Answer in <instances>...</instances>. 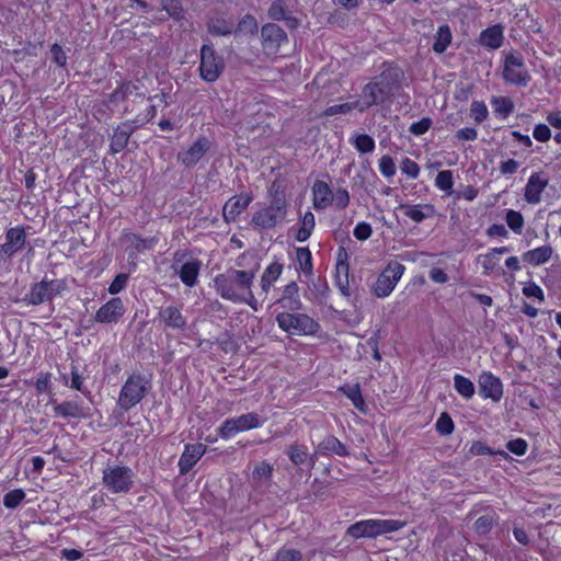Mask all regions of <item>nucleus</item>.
<instances>
[{
	"mask_svg": "<svg viewBox=\"0 0 561 561\" xmlns=\"http://www.w3.org/2000/svg\"><path fill=\"white\" fill-rule=\"evenodd\" d=\"M262 42L271 48H278L282 43L287 42V34L275 23H267L261 30Z\"/></svg>",
	"mask_w": 561,
	"mask_h": 561,
	"instance_id": "4be33fe9",
	"label": "nucleus"
},
{
	"mask_svg": "<svg viewBox=\"0 0 561 561\" xmlns=\"http://www.w3.org/2000/svg\"><path fill=\"white\" fill-rule=\"evenodd\" d=\"M353 144L360 153L373 152L376 146L373 137L367 134L356 135Z\"/></svg>",
	"mask_w": 561,
	"mask_h": 561,
	"instance_id": "3c124183",
	"label": "nucleus"
},
{
	"mask_svg": "<svg viewBox=\"0 0 561 561\" xmlns=\"http://www.w3.org/2000/svg\"><path fill=\"white\" fill-rule=\"evenodd\" d=\"M401 171L411 179H416L420 173L419 164L410 158H404L401 162Z\"/></svg>",
	"mask_w": 561,
	"mask_h": 561,
	"instance_id": "680f3d73",
	"label": "nucleus"
},
{
	"mask_svg": "<svg viewBox=\"0 0 561 561\" xmlns=\"http://www.w3.org/2000/svg\"><path fill=\"white\" fill-rule=\"evenodd\" d=\"M552 255V248L550 245H543L534 250L527 251L522 255L524 262L531 265H540L550 260Z\"/></svg>",
	"mask_w": 561,
	"mask_h": 561,
	"instance_id": "72a5a7b5",
	"label": "nucleus"
},
{
	"mask_svg": "<svg viewBox=\"0 0 561 561\" xmlns=\"http://www.w3.org/2000/svg\"><path fill=\"white\" fill-rule=\"evenodd\" d=\"M402 209H405L404 214L407 217L411 218L415 222H422L424 219L434 216L435 207L432 204L424 205H405L400 204L399 206Z\"/></svg>",
	"mask_w": 561,
	"mask_h": 561,
	"instance_id": "7c9ffc66",
	"label": "nucleus"
},
{
	"mask_svg": "<svg viewBox=\"0 0 561 561\" xmlns=\"http://www.w3.org/2000/svg\"><path fill=\"white\" fill-rule=\"evenodd\" d=\"M383 66V70L376 78V81L373 82L380 88V94H388V96L390 98L399 88V82L403 77V71L397 66L386 64Z\"/></svg>",
	"mask_w": 561,
	"mask_h": 561,
	"instance_id": "ddd939ff",
	"label": "nucleus"
},
{
	"mask_svg": "<svg viewBox=\"0 0 561 561\" xmlns=\"http://www.w3.org/2000/svg\"><path fill=\"white\" fill-rule=\"evenodd\" d=\"M316 455L321 456H337V457H347L350 456V450L345 444H343L337 437L334 435H327L317 446H316Z\"/></svg>",
	"mask_w": 561,
	"mask_h": 561,
	"instance_id": "aec40b11",
	"label": "nucleus"
},
{
	"mask_svg": "<svg viewBox=\"0 0 561 561\" xmlns=\"http://www.w3.org/2000/svg\"><path fill=\"white\" fill-rule=\"evenodd\" d=\"M261 425L260 417L256 413H247L238 417L227 419L218 428L221 438H230L238 432L256 428Z\"/></svg>",
	"mask_w": 561,
	"mask_h": 561,
	"instance_id": "9b49d317",
	"label": "nucleus"
},
{
	"mask_svg": "<svg viewBox=\"0 0 561 561\" xmlns=\"http://www.w3.org/2000/svg\"><path fill=\"white\" fill-rule=\"evenodd\" d=\"M451 31L447 24L440 25L435 35V42L433 44V50L436 54H443L449 44L451 43Z\"/></svg>",
	"mask_w": 561,
	"mask_h": 561,
	"instance_id": "c9c22d12",
	"label": "nucleus"
},
{
	"mask_svg": "<svg viewBox=\"0 0 561 561\" xmlns=\"http://www.w3.org/2000/svg\"><path fill=\"white\" fill-rule=\"evenodd\" d=\"M379 169L383 176L391 178L396 174V164L390 156H382L379 160Z\"/></svg>",
	"mask_w": 561,
	"mask_h": 561,
	"instance_id": "bf43d9fd",
	"label": "nucleus"
},
{
	"mask_svg": "<svg viewBox=\"0 0 561 561\" xmlns=\"http://www.w3.org/2000/svg\"><path fill=\"white\" fill-rule=\"evenodd\" d=\"M130 124H119L114 128L110 142V152L116 154L126 149L129 138L133 135V127Z\"/></svg>",
	"mask_w": 561,
	"mask_h": 561,
	"instance_id": "5701e85b",
	"label": "nucleus"
},
{
	"mask_svg": "<svg viewBox=\"0 0 561 561\" xmlns=\"http://www.w3.org/2000/svg\"><path fill=\"white\" fill-rule=\"evenodd\" d=\"M26 243V232L24 227L18 226L7 230L5 242L0 245V253L11 257L21 251Z\"/></svg>",
	"mask_w": 561,
	"mask_h": 561,
	"instance_id": "2eb2a0df",
	"label": "nucleus"
},
{
	"mask_svg": "<svg viewBox=\"0 0 561 561\" xmlns=\"http://www.w3.org/2000/svg\"><path fill=\"white\" fill-rule=\"evenodd\" d=\"M495 523H496L495 513L491 512V513L480 516L476 520L473 528H474L476 533L479 535H488L492 530Z\"/></svg>",
	"mask_w": 561,
	"mask_h": 561,
	"instance_id": "c03bdc74",
	"label": "nucleus"
},
{
	"mask_svg": "<svg viewBox=\"0 0 561 561\" xmlns=\"http://www.w3.org/2000/svg\"><path fill=\"white\" fill-rule=\"evenodd\" d=\"M503 27L500 24L490 26L481 32L480 44L491 49H497L503 43Z\"/></svg>",
	"mask_w": 561,
	"mask_h": 561,
	"instance_id": "c756f323",
	"label": "nucleus"
},
{
	"mask_svg": "<svg viewBox=\"0 0 561 561\" xmlns=\"http://www.w3.org/2000/svg\"><path fill=\"white\" fill-rule=\"evenodd\" d=\"M136 89V85L131 84V82H123L118 85L110 95L108 100L112 103H119L125 101L129 94Z\"/></svg>",
	"mask_w": 561,
	"mask_h": 561,
	"instance_id": "de8ad7c7",
	"label": "nucleus"
},
{
	"mask_svg": "<svg viewBox=\"0 0 561 561\" xmlns=\"http://www.w3.org/2000/svg\"><path fill=\"white\" fill-rule=\"evenodd\" d=\"M339 391L343 392L353 403V405L360 412H367V405L362 396L359 383H345L339 388Z\"/></svg>",
	"mask_w": 561,
	"mask_h": 561,
	"instance_id": "473e14b6",
	"label": "nucleus"
},
{
	"mask_svg": "<svg viewBox=\"0 0 561 561\" xmlns=\"http://www.w3.org/2000/svg\"><path fill=\"white\" fill-rule=\"evenodd\" d=\"M435 185L447 195H454L457 199L461 197L460 192L453 190L454 180L453 172L450 170L439 171L435 179Z\"/></svg>",
	"mask_w": 561,
	"mask_h": 561,
	"instance_id": "f704fd0d",
	"label": "nucleus"
},
{
	"mask_svg": "<svg viewBox=\"0 0 561 561\" xmlns=\"http://www.w3.org/2000/svg\"><path fill=\"white\" fill-rule=\"evenodd\" d=\"M299 288L296 282L285 286L282 297L277 300L283 309L289 311H299L302 309V302L299 297Z\"/></svg>",
	"mask_w": 561,
	"mask_h": 561,
	"instance_id": "b1692460",
	"label": "nucleus"
},
{
	"mask_svg": "<svg viewBox=\"0 0 561 561\" xmlns=\"http://www.w3.org/2000/svg\"><path fill=\"white\" fill-rule=\"evenodd\" d=\"M333 201L340 209H345L350 204V194L345 188H337L333 195Z\"/></svg>",
	"mask_w": 561,
	"mask_h": 561,
	"instance_id": "338daca9",
	"label": "nucleus"
},
{
	"mask_svg": "<svg viewBox=\"0 0 561 561\" xmlns=\"http://www.w3.org/2000/svg\"><path fill=\"white\" fill-rule=\"evenodd\" d=\"M288 14V8L285 0H274L267 11L271 20L282 21Z\"/></svg>",
	"mask_w": 561,
	"mask_h": 561,
	"instance_id": "09e8293b",
	"label": "nucleus"
},
{
	"mask_svg": "<svg viewBox=\"0 0 561 561\" xmlns=\"http://www.w3.org/2000/svg\"><path fill=\"white\" fill-rule=\"evenodd\" d=\"M210 148V141L205 136H199L185 151L179 152L178 161L186 168L196 165Z\"/></svg>",
	"mask_w": 561,
	"mask_h": 561,
	"instance_id": "4468645a",
	"label": "nucleus"
},
{
	"mask_svg": "<svg viewBox=\"0 0 561 561\" xmlns=\"http://www.w3.org/2000/svg\"><path fill=\"white\" fill-rule=\"evenodd\" d=\"M134 473L126 466H107L103 470L102 482L112 493H128L133 485Z\"/></svg>",
	"mask_w": 561,
	"mask_h": 561,
	"instance_id": "1a4fd4ad",
	"label": "nucleus"
},
{
	"mask_svg": "<svg viewBox=\"0 0 561 561\" xmlns=\"http://www.w3.org/2000/svg\"><path fill=\"white\" fill-rule=\"evenodd\" d=\"M470 114L477 124H481L488 118L489 111L483 101H473L470 106Z\"/></svg>",
	"mask_w": 561,
	"mask_h": 561,
	"instance_id": "603ef678",
	"label": "nucleus"
},
{
	"mask_svg": "<svg viewBox=\"0 0 561 561\" xmlns=\"http://www.w3.org/2000/svg\"><path fill=\"white\" fill-rule=\"evenodd\" d=\"M404 523L394 519H366L357 522L347 528V535L358 538H375L380 535L399 530Z\"/></svg>",
	"mask_w": 561,
	"mask_h": 561,
	"instance_id": "20e7f679",
	"label": "nucleus"
},
{
	"mask_svg": "<svg viewBox=\"0 0 561 561\" xmlns=\"http://www.w3.org/2000/svg\"><path fill=\"white\" fill-rule=\"evenodd\" d=\"M313 206L317 209H324L333 202V193L330 186L323 181H316L312 186Z\"/></svg>",
	"mask_w": 561,
	"mask_h": 561,
	"instance_id": "c85d7f7f",
	"label": "nucleus"
},
{
	"mask_svg": "<svg viewBox=\"0 0 561 561\" xmlns=\"http://www.w3.org/2000/svg\"><path fill=\"white\" fill-rule=\"evenodd\" d=\"M503 80L517 87H526L531 80L524 57L518 50L504 53Z\"/></svg>",
	"mask_w": 561,
	"mask_h": 561,
	"instance_id": "39448f33",
	"label": "nucleus"
},
{
	"mask_svg": "<svg viewBox=\"0 0 561 561\" xmlns=\"http://www.w3.org/2000/svg\"><path fill=\"white\" fill-rule=\"evenodd\" d=\"M316 221H314V215L311 211L305 213V215L301 218V227L298 229L296 233V240L304 242L312 233V230L314 229Z\"/></svg>",
	"mask_w": 561,
	"mask_h": 561,
	"instance_id": "a19ab883",
	"label": "nucleus"
},
{
	"mask_svg": "<svg viewBox=\"0 0 561 561\" xmlns=\"http://www.w3.org/2000/svg\"><path fill=\"white\" fill-rule=\"evenodd\" d=\"M379 87L374 82L367 83L362 91V101H359V112H365L373 105L383 103L389 99L388 94H380Z\"/></svg>",
	"mask_w": 561,
	"mask_h": 561,
	"instance_id": "393cba45",
	"label": "nucleus"
},
{
	"mask_svg": "<svg viewBox=\"0 0 561 561\" xmlns=\"http://www.w3.org/2000/svg\"><path fill=\"white\" fill-rule=\"evenodd\" d=\"M216 343L226 353H236L238 345L234 342L232 334L229 331H225L217 340Z\"/></svg>",
	"mask_w": 561,
	"mask_h": 561,
	"instance_id": "13d9d810",
	"label": "nucleus"
},
{
	"mask_svg": "<svg viewBox=\"0 0 561 561\" xmlns=\"http://www.w3.org/2000/svg\"><path fill=\"white\" fill-rule=\"evenodd\" d=\"M454 387L457 392L466 399H470L474 394L473 382L461 375H456L454 377Z\"/></svg>",
	"mask_w": 561,
	"mask_h": 561,
	"instance_id": "79ce46f5",
	"label": "nucleus"
},
{
	"mask_svg": "<svg viewBox=\"0 0 561 561\" xmlns=\"http://www.w3.org/2000/svg\"><path fill=\"white\" fill-rule=\"evenodd\" d=\"M348 263L340 261L336 264V286L339 287L341 294L345 297L351 296L350 284H348Z\"/></svg>",
	"mask_w": 561,
	"mask_h": 561,
	"instance_id": "e433bc0d",
	"label": "nucleus"
},
{
	"mask_svg": "<svg viewBox=\"0 0 561 561\" xmlns=\"http://www.w3.org/2000/svg\"><path fill=\"white\" fill-rule=\"evenodd\" d=\"M54 412L57 416L64 419H81L88 415L85 408L77 401H64L54 405Z\"/></svg>",
	"mask_w": 561,
	"mask_h": 561,
	"instance_id": "cd10ccee",
	"label": "nucleus"
},
{
	"mask_svg": "<svg viewBox=\"0 0 561 561\" xmlns=\"http://www.w3.org/2000/svg\"><path fill=\"white\" fill-rule=\"evenodd\" d=\"M162 9L175 21L184 19L182 0H161Z\"/></svg>",
	"mask_w": 561,
	"mask_h": 561,
	"instance_id": "a18cd8bd",
	"label": "nucleus"
},
{
	"mask_svg": "<svg viewBox=\"0 0 561 561\" xmlns=\"http://www.w3.org/2000/svg\"><path fill=\"white\" fill-rule=\"evenodd\" d=\"M296 255H297V263H298V267L299 270L305 274V275H311L312 274V256H311V252L308 248H298L296 250Z\"/></svg>",
	"mask_w": 561,
	"mask_h": 561,
	"instance_id": "37998d69",
	"label": "nucleus"
},
{
	"mask_svg": "<svg viewBox=\"0 0 561 561\" xmlns=\"http://www.w3.org/2000/svg\"><path fill=\"white\" fill-rule=\"evenodd\" d=\"M286 454L295 466H301L304 463H307L309 458L307 446L298 443L291 444L288 447Z\"/></svg>",
	"mask_w": 561,
	"mask_h": 561,
	"instance_id": "4c0bfd02",
	"label": "nucleus"
},
{
	"mask_svg": "<svg viewBox=\"0 0 561 561\" xmlns=\"http://www.w3.org/2000/svg\"><path fill=\"white\" fill-rule=\"evenodd\" d=\"M206 446L204 444H187L179 459V469L181 474H186L193 466L205 454Z\"/></svg>",
	"mask_w": 561,
	"mask_h": 561,
	"instance_id": "6ab92c4d",
	"label": "nucleus"
},
{
	"mask_svg": "<svg viewBox=\"0 0 561 561\" xmlns=\"http://www.w3.org/2000/svg\"><path fill=\"white\" fill-rule=\"evenodd\" d=\"M282 271L283 265L278 262H274L265 268L261 277V286L264 291L268 290L273 282H275L279 277Z\"/></svg>",
	"mask_w": 561,
	"mask_h": 561,
	"instance_id": "ea45409f",
	"label": "nucleus"
},
{
	"mask_svg": "<svg viewBox=\"0 0 561 561\" xmlns=\"http://www.w3.org/2000/svg\"><path fill=\"white\" fill-rule=\"evenodd\" d=\"M276 321L283 331L289 333L313 335L320 330V324L306 313L280 312Z\"/></svg>",
	"mask_w": 561,
	"mask_h": 561,
	"instance_id": "6e6552de",
	"label": "nucleus"
},
{
	"mask_svg": "<svg viewBox=\"0 0 561 561\" xmlns=\"http://www.w3.org/2000/svg\"><path fill=\"white\" fill-rule=\"evenodd\" d=\"M435 427L440 435H449L454 432L455 425L450 415L447 412H443L439 415Z\"/></svg>",
	"mask_w": 561,
	"mask_h": 561,
	"instance_id": "6e6d98bb",
	"label": "nucleus"
},
{
	"mask_svg": "<svg viewBox=\"0 0 561 561\" xmlns=\"http://www.w3.org/2000/svg\"><path fill=\"white\" fill-rule=\"evenodd\" d=\"M50 53L55 64H57L59 67L66 66L67 56L59 44L55 43L50 48Z\"/></svg>",
	"mask_w": 561,
	"mask_h": 561,
	"instance_id": "774afa93",
	"label": "nucleus"
},
{
	"mask_svg": "<svg viewBox=\"0 0 561 561\" xmlns=\"http://www.w3.org/2000/svg\"><path fill=\"white\" fill-rule=\"evenodd\" d=\"M259 31V25L256 19L252 14H245L239 21L237 28H234V33H244L254 35Z\"/></svg>",
	"mask_w": 561,
	"mask_h": 561,
	"instance_id": "49530a36",
	"label": "nucleus"
},
{
	"mask_svg": "<svg viewBox=\"0 0 561 561\" xmlns=\"http://www.w3.org/2000/svg\"><path fill=\"white\" fill-rule=\"evenodd\" d=\"M151 377L140 373L131 374L123 385L117 404L124 411L136 407L151 390Z\"/></svg>",
	"mask_w": 561,
	"mask_h": 561,
	"instance_id": "7ed1b4c3",
	"label": "nucleus"
},
{
	"mask_svg": "<svg viewBox=\"0 0 561 561\" xmlns=\"http://www.w3.org/2000/svg\"><path fill=\"white\" fill-rule=\"evenodd\" d=\"M353 233L357 240L365 241L371 236L373 229L369 224L362 221L356 225Z\"/></svg>",
	"mask_w": 561,
	"mask_h": 561,
	"instance_id": "69168bd1",
	"label": "nucleus"
},
{
	"mask_svg": "<svg viewBox=\"0 0 561 561\" xmlns=\"http://www.w3.org/2000/svg\"><path fill=\"white\" fill-rule=\"evenodd\" d=\"M527 442L523 438H516V439H512L510 440L507 444H506V448L517 455V456H523L526 454V450H527Z\"/></svg>",
	"mask_w": 561,
	"mask_h": 561,
	"instance_id": "0e129e2a",
	"label": "nucleus"
},
{
	"mask_svg": "<svg viewBox=\"0 0 561 561\" xmlns=\"http://www.w3.org/2000/svg\"><path fill=\"white\" fill-rule=\"evenodd\" d=\"M199 76L206 82H215L222 75L226 64L211 43L204 44L199 54Z\"/></svg>",
	"mask_w": 561,
	"mask_h": 561,
	"instance_id": "0eeeda50",
	"label": "nucleus"
},
{
	"mask_svg": "<svg viewBox=\"0 0 561 561\" xmlns=\"http://www.w3.org/2000/svg\"><path fill=\"white\" fill-rule=\"evenodd\" d=\"M25 497V492L22 489H14L3 496V505L7 508H16Z\"/></svg>",
	"mask_w": 561,
	"mask_h": 561,
	"instance_id": "864d4df0",
	"label": "nucleus"
},
{
	"mask_svg": "<svg viewBox=\"0 0 561 561\" xmlns=\"http://www.w3.org/2000/svg\"><path fill=\"white\" fill-rule=\"evenodd\" d=\"M254 277L253 270L241 271L230 267L214 278V287L222 299L239 302L244 299L243 295L249 293Z\"/></svg>",
	"mask_w": 561,
	"mask_h": 561,
	"instance_id": "f257e3e1",
	"label": "nucleus"
},
{
	"mask_svg": "<svg viewBox=\"0 0 561 561\" xmlns=\"http://www.w3.org/2000/svg\"><path fill=\"white\" fill-rule=\"evenodd\" d=\"M302 553L300 550L283 547L274 558V561H301Z\"/></svg>",
	"mask_w": 561,
	"mask_h": 561,
	"instance_id": "4d7b16f0",
	"label": "nucleus"
},
{
	"mask_svg": "<svg viewBox=\"0 0 561 561\" xmlns=\"http://www.w3.org/2000/svg\"><path fill=\"white\" fill-rule=\"evenodd\" d=\"M433 121L430 117H423L419 122L411 124L409 131L415 136L425 134L432 126Z\"/></svg>",
	"mask_w": 561,
	"mask_h": 561,
	"instance_id": "052dcab7",
	"label": "nucleus"
},
{
	"mask_svg": "<svg viewBox=\"0 0 561 561\" xmlns=\"http://www.w3.org/2000/svg\"><path fill=\"white\" fill-rule=\"evenodd\" d=\"M548 185V179L542 172H535L528 179L525 186V199L529 204H538L541 201V193Z\"/></svg>",
	"mask_w": 561,
	"mask_h": 561,
	"instance_id": "412c9836",
	"label": "nucleus"
},
{
	"mask_svg": "<svg viewBox=\"0 0 561 561\" xmlns=\"http://www.w3.org/2000/svg\"><path fill=\"white\" fill-rule=\"evenodd\" d=\"M118 241L125 248L128 257L136 260L139 253L153 249L158 242V239L154 237L142 238L137 233L124 230Z\"/></svg>",
	"mask_w": 561,
	"mask_h": 561,
	"instance_id": "f8f14e48",
	"label": "nucleus"
},
{
	"mask_svg": "<svg viewBox=\"0 0 561 561\" xmlns=\"http://www.w3.org/2000/svg\"><path fill=\"white\" fill-rule=\"evenodd\" d=\"M127 282H128V274L121 273V274L116 275L108 287V293L112 295L118 294L126 287Z\"/></svg>",
	"mask_w": 561,
	"mask_h": 561,
	"instance_id": "e2e57ef3",
	"label": "nucleus"
},
{
	"mask_svg": "<svg viewBox=\"0 0 561 561\" xmlns=\"http://www.w3.org/2000/svg\"><path fill=\"white\" fill-rule=\"evenodd\" d=\"M66 288L67 283L65 279L43 278L41 282L32 285L30 293L25 295L22 300L31 306H39L46 301H51L55 297L66 290Z\"/></svg>",
	"mask_w": 561,
	"mask_h": 561,
	"instance_id": "423d86ee",
	"label": "nucleus"
},
{
	"mask_svg": "<svg viewBox=\"0 0 561 561\" xmlns=\"http://www.w3.org/2000/svg\"><path fill=\"white\" fill-rule=\"evenodd\" d=\"M268 205L252 215L251 224L261 229H273L285 220L287 215V201L285 191L274 181L268 187Z\"/></svg>",
	"mask_w": 561,
	"mask_h": 561,
	"instance_id": "f03ea898",
	"label": "nucleus"
},
{
	"mask_svg": "<svg viewBox=\"0 0 561 561\" xmlns=\"http://www.w3.org/2000/svg\"><path fill=\"white\" fill-rule=\"evenodd\" d=\"M125 307L121 298H112L95 313L94 319L100 323H116L124 316Z\"/></svg>",
	"mask_w": 561,
	"mask_h": 561,
	"instance_id": "f3484780",
	"label": "nucleus"
},
{
	"mask_svg": "<svg viewBox=\"0 0 561 561\" xmlns=\"http://www.w3.org/2000/svg\"><path fill=\"white\" fill-rule=\"evenodd\" d=\"M202 267V262L197 259H193L191 261H187L183 263L178 271H174L176 274H179L180 279L182 283L187 287L195 286L197 282V277L199 274Z\"/></svg>",
	"mask_w": 561,
	"mask_h": 561,
	"instance_id": "bb28decb",
	"label": "nucleus"
},
{
	"mask_svg": "<svg viewBox=\"0 0 561 561\" xmlns=\"http://www.w3.org/2000/svg\"><path fill=\"white\" fill-rule=\"evenodd\" d=\"M491 104L494 113L502 118L508 117L514 112V103L508 96H492Z\"/></svg>",
	"mask_w": 561,
	"mask_h": 561,
	"instance_id": "58836bf2",
	"label": "nucleus"
},
{
	"mask_svg": "<svg viewBox=\"0 0 561 561\" xmlns=\"http://www.w3.org/2000/svg\"><path fill=\"white\" fill-rule=\"evenodd\" d=\"M404 270L405 268L401 263L397 261L389 262L373 286L374 294L379 298L389 296L401 278Z\"/></svg>",
	"mask_w": 561,
	"mask_h": 561,
	"instance_id": "9d476101",
	"label": "nucleus"
},
{
	"mask_svg": "<svg viewBox=\"0 0 561 561\" xmlns=\"http://www.w3.org/2000/svg\"><path fill=\"white\" fill-rule=\"evenodd\" d=\"M479 391L484 398H490L499 402L503 396V385L499 377L490 371H484L479 376Z\"/></svg>",
	"mask_w": 561,
	"mask_h": 561,
	"instance_id": "dca6fc26",
	"label": "nucleus"
},
{
	"mask_svg": "<svg viewBox=\"0 0 561 561\" xmlns=\"http://www.w3.org/2000/svg\"><path fill=\"white\" fill-rule=\"evenodd\" d=\"M252 199V194L234 195L230 197L222 208L224 220L227 224L236 221L242 211L249 207Z\"/></svg>",
	"mask_w": 561,
	"mask_h": 561,
	"instance_id": "a211bd4d",
	"label": "nucleus"
},
{
	"mask_svg": "<svg viewBox=\"0 0 561 561\" xmlns=\"http://www.w3.org/2000/svg\"><path fill=\"white\" fill-rule=\"evenodd\" d=\"M353 110L359 111V101L358 100L354 101V102H346V103H342V104L331 105V106L327 107V110L324 111L323 114L325 116H334V115H339V114H347Z\"/></svg>",
	"mask_w": 561,
	"mask_h": 561,
	"instance_id": "8fccbe9b",
	"label": "nucleus"
},
{
	"mask_svg": "<svg viewBox=\"0 0 561 561\" xmlns=\"http://www.w3.org/2000/svg\"><path fill=\"white\" fill-rule=\"evenodd\" d=\"M159 318L168 328L183 330L186 327V319L175 306L160 308Z\"/></svg>",
	"mask_w": 561,
	"mask_h": 561,
	"instance_id": "a878e982",
	"label": "nucleus"
},
{
	"mask_svg": "<svg viewBox=\"0 0 561 561\" xmlns=\"http://www.w3.org/2000/svg\"><path fill=\"white\" fill-rule=\"evenodd\" d=\"M505 220L507 226L515 232L520 233L524 227V217L519 211L510 209L506 213Z\"/></svg>",
	"mask_w": 561,
	"mask_h": 561,
	"instance_id": "5fc2aeb1",
	"label": "nucleus"
},
{
	"mask_svg": "<svg viewBox=\"0 0 561 561\" xmlns=\"http://www.w3.org/2000/svg\"><path fill=\"white\" fill-rule=\"evenodd\" d=\"M206 27L208 33L214 36H228L234 31L233 22L224 18L209 19L206 23Z\"/></svg>",
	"mask_w": 561,
	"mask_h": 561,
	"instance_id": "2f4dec72",
	"label": "nucleus"
}]
</instances>
